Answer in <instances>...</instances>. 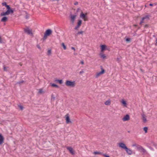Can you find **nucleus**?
<instances>
[{
  "label": "nucleus",
  "instance_id": "nucleus-1",
  "mask_svg": "<svg viewBox=\"0 0 157 157\" xmlns=\"http://www.w3.org/2000/svg\"><path fill=\"white\" fill-rule=\"evenodd\" d=\"M150 20V16L149 15H146L144 17H143L140 23V25L141 26L143 25L144 29H147L150 28L151 25L149 24H146V21H148Z\"/></svg>",
  "mask_w": 157,
  "mask_h": 157
},
{
  "label": "nucleus",
  "instance_id": "nucleus-2",
  "mask_svg": "<svg viewBox=\"0 0 157 157\" xmlns=\"http://www.w3.org/2000/svg\"><path fill=\"white\" fill-rule=\"evenodd\" d=\"M118 146L121 148L124 149L128 155H131L132 154V150L128 148L124 143L120 142L118 143Z\"/></svg>",
  "mask_w": 157,
  "mask_h": 157
},
{
  "label": "nucleus",
  "instance_id": "nucleus-3",
  "mask_svg": "<svg viewBox=\"0 0 157 157\" xmlns=\"http://www.w3.org/2000/svg\"><path fill=\"white\" fill-rule=\"evenodd\" d=\"M6 7L7 10L5 12H3L1 13L0 14V16H6L11 13H13L14 12L13 10L11 8L10 5H8Z\"/></svg>",
  "mask_w": 157,
  "mask_h": 157
},
{
  "label": "nucleus",
  "instance_id": "nucleus-4",
  "mask_svg": "<svg viewBox=\"0 0 157 157\" xmlns=\"http://www.w3.org/2000/svg\"><path fill=\"white\" fill-rule=\"evenodd\" d=\"M66 86L71 87H74L75 86V81H72L71 80H67L65 82Z\"/></svg>",
  "mask_w": 157,
  "mask_h": 157
},
{
  "label": "nucleus",
  "instance_id": "nucleus-5",
  "mask_svg": "<svg viewBox=\"0 0 157 157\" xmlns=\"http://www.w3.org/2000/svg\"><path fill=\"white\" fill-rule=\"evenodd\" d=\"M100 68L101 69V71L97 73L96 75V78L98 77L100 75H102L104 74L105 72V70L103 69L102 66H100Z\"/></svg>",
  "mask_w": 157,
  "mask_h": 157
},
{
  "label": "nucleus",
  "instance_id": "nucleus-6",
  "mask_svg": "<svg viewBox=\"0 0 157 157\" xmlns=\"http://www.w3.org/2000/svg\"><path fill=\"white\" fill-rule=\"evenodd\" d=\"M100 68L101 69V71L97 73L96 75V78L98 77L100 75H102L104 74L105 72V70L103 69L102 66H100Z\"/></svg>",
  "mask_w": 157,
  "mask_h": 157
},
{
  "label": "nucleus",
  "instance_id": "nucleus-7",
  "mask_svg": "<svg viewBox=\"0 0 157 157\" xmlns=\"http://www.w3.org/2000/svg\"><path fill=\"white\" fill-rule=\"evenodd\" d=\"M24 32L28 34L33 35V33L32 32V29H29V28L27 27L26 28L24 29Z\"/></svg>",
  "mask_w": 157,
  "mask_h": 157
},
{
  "label": "nucleus",
  "instance_id": "nucleus-8",
  "mask_svg": "<svg viewBox=\"0 0 157 157\" xmlns=\"http://www.w3.org/2000/svg\"><path fill=\"white\" fill-rule=\"evenodd\" d=\"M137 149L141 152L145 153L146 152V151L142 146L140 145H138L137 146Z\"/></svg>",
  "mask_w": 157,
  "mask_h": 157
},
{
  "label": "nucleus",
  "instance_id": "nucleus-9",
  "mask_svg": "<svg viewBox=\"0 0 157 157\" xmlns=\"http://www.w3.org/2000/svg\"><path fill=\"white\" fill-rule=\"evenodd\" d=\"M76 17V15H72L71 14L70 15L71 21L73 24L74 23Z\"/></svg>",
  "mask_w": 157,
  "mask_h": 157
},
{
  "label": "nucleus",
  "instance_id": "nucleus-10",
  "mask_svg": "<svg viewBox=\"0 0 157 157\" xmlns=\"http://www.w3.org/2000/svg\"><path fill=\"white\" fill-rule=\"evenodd\" d=\"M65 117L66 120V123L67 124H69L70 123H71V122L70 121V119L68 113L65 116Z\"/></svg>",
  "mask_w": 157,
  "mask_h": 157
},
{
  "label": "nucleus",
  "instance_id": "nucleus-11",
  "mask_svg": "<svg viewBox=\"0 0 157 157\" xmlns=\"http://www.w3.org/2000/svg\"><path fill=\"white\" fill-rule=\"evenodd\" d=\"M52 30L49 29L46 30L44 34L47 36H50L52 33Z\"/></svg>",
  "mask_w": 157,
  "mask_h": 157
},
{
  "label": "nucleus",
  "instance_id": "nucleus-12",
  "mask_svg": "<svg viewBox=\"0 0 157 157\" xmlns=\"http://www.w3.org/2000/svg\"><path fill=\"white\" fill-rule=\"evenodd\" d=\"M67 149L69 151L71 154L72 155L75 154V152L72 147H67Z\"/></svg>",
  "mask_w": 157,
  "mask_h": 157
},
{
  "label": "nucleus",
  "instance_id": "nucleus-13",
  "mask_svg": "<svg viewBox=\"0 0 157 157\" xmlns=\"http://www.w3.org/2000/svg\"><path fill=\"white\" fill-rule=\"evenodd\" d=\"M86 14H84L82 12L80 15V17L82 19H84V21H86L85 19L87 18Z\"/></svg>",
  "mask_w": 157,
  "mask_h": 157
},
{
  "label": "nucleus",
  "instance_id": "nucleus-14",
  "mask_svg": "<svg viewBox=\"0 0 157 157\" xmlns=\"http://www.w3.org/2000/svg\"><path fill=\"white\" fill-rule=\"evenodd\" d=\"M130 119V117L128 114H126L124 116L122 119L124 121H126L129 120Z\"/></svg>",
  "mask_w": 157,
  "mask_h": 157
},
{
  "label": "nucleus",
  "instance_id": "nucleus-15",
  "mask_svg": "<svg viewBox=\"0 0 157 157\" xmlns=\"http://www.w3.org/2000/svg\"><path fill=\"white\" fill-rule=\"evenodd\" d=\"M4 138L1 134H0V145L4 143Z\"/></svg>",
  "mask_w": 157,
  "mask_h": 157
},
{
  "label": "nucleus",
  "instance_id": "nucleus-16",
  "mask_svg": "<svg viewBox=\"0 0 157 157\" xmlns=\"http://www.w3.org/2000/svg\"><path fill=\"white\" fill-rule=\"evenodd\" d=\"M3 17H2L1 20V21L2 22H6L7 21L8 18L7 17L5 16H3Z\"/></svg>",
  "mask_w": 157,
  "mask_h": 157
},
{
  "label": "nucleus",
  "instance_id": "nucleus-17",
  "mask_svg": "<svg viewBox=\"0 0 157 157\" xmlns=\"http://www.w3.org/2000/svg\"><path fill=\"white\" fill-rule=\"evenodd\" d=\"M106 48V46L105 45H101V52L105 50Z\"/></svg>",
  "mask_w": 157,
  "mask_h": 157
},
{
  "label": "nucleus",
  "instance_id": "nucleus-18",
  "mask_svg": "<svg viewBox=\"0 0 157 157\" xmlns=\"http://www.w3.org/2000/svg\"><path fill=\"white\" fill-rule=\"evenodd\" d=\"M141 115L142 117V119L143 120V122L145 123H146L147 121V120L146 118V116L144 114H143Z\"/></svg>",
  "mask_w": 157,
  "mask_h": 157
},
{
  "label": "nucleus",
  "instance_id": "nucleus-19",
  "mask_svg": "<svg viewBox=\"0 0 157 157\" xmlns=\"http://www.w3.org/2000/svg\"><path fill=\"white\" fill-rule=\"evenodd\" d=\"M105 104L106 105H109L111 104V101L110 100H108L105 101Z\"/></svg>",
  "mask_w": 157,
  "mask_h": 157
},
{
  "label": "nucleus",
  "instance_id": "nucleus-20",
  "mask_svg": "<svg viewBox=\"0 0 157 157\" xmlns=\"http://www.w3.org/2000/svg\"><path fill=\"white\" fill-rule=\"evenodd\" d=\"M51 85V86H52V87H56V88H59V86L55 84V83H50Z\"/></svg>",
  "mask_w": 157,
  "mask_h": 157
},
{
  "label": "nucleus",
  "instance_id": "nucleus-21",
  "mask_svg": "<svg viewBox=\"0 0 157 157\" xmlns=\"http://www.w3.org/2000/svg\"><path fill=\"white\" fill-rule=\"evenodd\" d=\"M82 21L81 20H78L77 22V25L80 26L82 24Z\"/></svg>",
  "mask_w": 157,
  "mask_h": 157
},
{
  "label": "nucleus",
  "instance_id": "nucleus-22",
  "mask_svg": "<svg viewBox=\"0 0 157 157\" xmlns=\"http://www.w3.org/2000/svg\"><path fill=\"white\" fill-rule=\"evenodd\" d=\"M94 154L95 155L98 154V155H102L103 154V153H102V152H99V151H95L94 152Z\"/></svg>",
  "mask_w": 157,
  "mask_h": 157
},
{
  "label": "nucleus",
  "instance_id": "nucleus-23",
  "mask_svg": "<svg viewBox=\"0 0 157 157\" xmlns=\"http://www.w3.org/2000/svg\"><path fill=\"white\" fill-rule=\"evenodd\" d=\"M55 81L58 82L60 84H62L63 82L62 80H61V79L60 80V79H57Z\"/></svg>",
  "mask_w": 157,
  "mask_h": 157
},
{
  "label": "nucleus",
  "instance_id": "nucleus-24",
  "mask_svg": "<svg viewBox=\"0 0 157 157\" xmlns=\"http://www.w3.org/2000/svg\"><path fill=\"white\" fill-rule=\"evenodd\" d=\"M51 54H52L51 50V49H48V52H47V55L48 56H50V55H51Z\"/></svg>",
  "mask_w": 157,
  "mask_h": 157
},
{
  "label": "nucleus",
  "instance_id": "nucleus-25",
  "mask_svg": "<svg viewBox=\"0 0 157 157\" xmlns=\"http://www.w3.org/2000/svg\"><path fill=\"white\" fill-rule=\"evenodd\" d=\"M44 92L43 91V90L42 89H40L39 90V91H38V93L39 94H43V93H44Z\"/></svg>",
  "mask_w": 157,
  "mask_h": 157
},
{
  "label": "nucleus",
  "instance_id": "nucleus-26",
  "mask_svg": "<svg viewBox=\"0 0 157 157\" xmlns=\"http://www.w3.org/2000/svg\"><path fill=\"white\" fill-rule=\"evenodd\" d=\"M48 36L44 34V37L41 39V40H43V41L47 39Z\"/></svg>",
  "mask_w": 157,
  "mask_h": 157
},
{
  "label": "nucleus",
  "instance_id": "nucleus-27",
  "mask_svg": "<svg viewBox=\"0 0 157 157\" xmlns=\"http://www.w3.org/2000/svg\"><path fill=\"white\" fill-rule=\"evenodd\" d=\"M148 129V127H144L143 128V130L145 133H147V132Z\"/></svg>",
  "mask_w": 157,
  "mask_h": 157
},
{
  "label": "nucleus",
  "instance_id": "nucleus-28",
  "mask_svg": "<svg viewBox=\"0 0 157 157\" xmlns=\"http://www.w3.org/2000/svg\"><path fill=\"white\" fill-rule=\"evenodd\" d=\"M61 45L62 47H63V48L64 50H66V46L63 43H62Z\"/></svg>",
  "mask_w": 157,
  "mask_h": 157
},
{
  "label": "nucleus",
  "instance_id": "nucleus-29",
  "mask_svg": "<svg viewBox=\"0 0 157 157\" xmlns=\"http://www.w3.org/2000/svg\"><path fill=\"white\" fill-rule=\"evenodd\" d=\"M8 68V67H6L5 65L3 66V70L4 71H8L7 68Z\"/></svg>",
  "mask_w": 157,
  "mask_h": 157
},
{
  "label": "nucleus",
  "instance_id": "nucleus-30",
  "mask_svg": "<svg viewBox=\"0 0 157 157\" xmlns=\"http://www.w3.org/2000/svg\"><path fill=\"white\" fill-rule=\"evenodd\" d=\"M126 41L127 42H130L131 41V39L129 38H127L125 39Z\"/></svg>",
  "mask_w": 157,
  "mask_h": 157
},
{
  "label": "nucleus",
  "instance_id": "nucleus-31",
  "mask_svg": "<svg viewBox=\"0 0 157 157\" xmlns=\"http://www.w3.org/2000/svg\"><path fill=\"white\" fill-rule=\"evenodd\" d=\"M122 103L124 105H127L126 102L125 101H124V100H122Z\"/></svg>",
  "mask_w": 157,
  "mask_h": 157
},
{
  "label": "nucleus",
  "instance_id": "nucleus-32",
  "mask_svg": "<svg viewBox=\"0 0 157 157\" xmlns=\"http://www.w3.org/2000/svg\"><path fill=\"white\" fill-rule=\"evenodd\" d=\"M2 5L3 6H5L6 7H7V6L8 5L7 4L6 2H2Z\"/></svg>",
  "mask_w": 157,
  "mask_h": 157
},
{
  "label": "nucleus",
  "instance_id": "nucleus-33",
  "mask_svg": "<svg viewBox=\"0 0 157 157\" xmlns=\"http://www.w3.org/2000/svg\"><path fill=\"white\" fill-rule=\"evenodd\" d=\"M83 31H79V32H78L77 33V35H79L80 34H83Z\"/></svg>",
  "mask_w": 157,
  "mask_h": 157
},
{
  "label": "nucleus",
  "instance_id": "nucleus-34",
  "mask_svg": "<svg viewBox=\"0 0 157 157\" xmlns=\"http://www.w3.org/2000/svg\"><path fill=\"white\" fill-rule=\"evenodd\" d=\"M19 108L21 109V110H22L23 109V107L21 105H19L18 106Z\"/></svg>",
  "mask_w": 157,
  "mask_h": 157
},
{
  "label": "nucleus",
  "instance_id": "nucleus-35",
  "mask_svg": "<svg viewBox=\"0 0 157 157\" xmlns=\"http://www.w3.org/2000/svg\"><path fill=\"white\" fill-rule=\"evenodd\" d=\"M51 99L52 100L53 99V100H54L55 99V97L54 96V95H53V94H52V96H51Z\"/></svg>",
  "mask_w": 157,
  "mask_h": 157
},
{
  "label": "nucleus",
  "instance_id": "nucleus-36",
  "mask_svg": "<svg viewBox=\"0 0 157 157\" xmlns=\"http://www.w3.org/2000/svg\"><path fill=\"white\" fill-rule=\"evenodd\" d=\"M26 13V14L25 16V18L26 19H28L29 18V14L27 13Z\"/></svg>",
  "mask_w": 157,
  "mask_h": 157
},
{
  "label": "nucleus",
  "instance_id": "nucleus-37",
  "mask_svg": "<svg viewBox=\"0 0 157 157\" xmlns=\"http://www.w3.org/2000/svg\"><path fill=\"white\" fill-rule=\"evenodd\" d=\"M101 57L104 59L105 58L106 56L104 54H102L101 55Z\"/></svg>",
  "mask_w": 157,
  "mask_h": 157
},
{
  "label": "nucleus",
  "instance_id": "nucleus-38",
  "mask_svg": "<svg viewBox=\"0 0 157 157\" xmlns=\"http://www.w3.org/2000/svg\"><path fill=\"white\" fill-rule=\"evenodd\" d=\"M102 155L104 156L105 157H110V156L109 155L105 154H104L103 153Z\"/></svg>",
  "mask_w": 157,
  "mask_h": 157
},
{
  "label": "nucleus",
  "instance_id": "nucleus-39",
  "mask_svg": "<svg viewBox=\"0 0 157 157\" xmlns=\"http://www.w3.org/2000/svg\"><path fill=\"white\" fill-rule=\"evenodd\" d=\"M80 27V26H78V25H77V26H75V30H77V29L79 27Z\"/></svg>",
  "mask_w": 157,
  "mask_h": 157
},
{
  "label": "nucleus",
  "instance_id": "nucleus-40",
  "mask_svg": "<svg viewBox=\"0 0 157 157\" xmlns=\"http://www.w3.org/2000/svg\"><path fill=\"white\" fill-rule=\"evenodd\" d=\"M138 145H139V144H133L132 145V147H135V146H136V147L137 148V146Z\"/></svg>",
  "mask_w": 157,
  "mask_h": 157
},
{
  "label": "nucleus",
  "instance_id": "nucleus-41",
  "mask_svg": "<svg viewBox=\"0 0 157 157\" xmlns=\"http://www.w3.org/2000/svg\"><path fill=\"white\" fill-rule=\"evenodd\" d=\"M36 47L39 49H40V50L41 49V47H40V46L39 45H38V44L37 45Z\"/></svg>",
  "mask_w": 157,
  "mask_h": 157
},
{
  "label": "nucleus",
  "instance_id": "nucleus-42",
  "mask_svg": "<svg viewBox=\"0 0 157 157\" xmlns=\"http://www.w3.org/2000/svg\"><path fill=\"white\" fill-rule=\"evenodd\" d=\"M84 73V72L83 71V70H82V71H80L79 74L80 75H82V74Z\"/></svg>",
  "mask_w": 157,
  "mask_h": 157
},
{
  "label": "nucleus",
  "instance_id": "nucleus-43",
  "mask_svg": "<svg viewBox=\"0 0 157 157\" xmlns=\"http://www.w3.org/2000/svg\"><path fill=\"white\" fill-rule=\"evenodd\" d=\"M78 4V2L77 1H76L74 3V5H77Z\"/></svg>",
  "mask_w": 157,
  "mask_h": 157
},
{
  "label": "nucleus",
  "instance_id": "nucleus-44",
  "mask_svg": "<svg viewBox=\"0 0 157 157\" xmlns=\"http://www.w3.org/2000/svg\"><path fill=\"white\" fill-rule=\"evenodd\" d=\"M24 82V81L22 80V81H19V82H17V83H19V84H21V83H22L23 82Z\"/></svg>",
  "mask_w": 157,
  "mask_h": 157
},
{
  "label": "nucleus",
  "instance_id": "nucleus-45",
  "mask_svg": "<svg viewBox=\"0 0 157 157\" xmlns=\"http://www.w3.org/2000/svg\"><path fill=\"white\" fill-rule=\"evenodd\" d=\"M155 42L156 43L155 44V45L156 46H157V37L156 39V40H155Z\"/></svg>",
  "mask_w": 157,
  "mask_h": 157
},
{
  "label": "nucleus",
  "instance_id": "nucleus-46",
  "mask_svg": "<svg viewBox=\"0 0 157 157\" xmlns=\"http://www.w3.org/2000/svg\"><path fill=\"white\" fill-rule=\"evenodd\" d=\"M71 49H72L74 51H75V48L74 47H71Z\"/></svg>",
  "mask_w": 157,
  "mask_h": 157
},
{
  "label": "nucleus",
  "instance_id": "nucleus-47",
  "mask_svg": "<svg viewBox=\"0 0 157 157\" xmlns=\"http://www.w3.org/2000/svg\"><path fill=\"white\" fill-rule=\"evenodd\" d=\"M81 63L82 64H83L84 63V62H83V61H82L81 62Z\"/></svg>",
  "mask_w": 157,
  "mask_h": 157
},
{
  "label": "nucleus",
  "instance_id": "nucleus-48",
  "mask_svg": "<svg viewBox=\"0 0 157 157\" xmlns=\"http://www.w3.org/2000/svg\"><path fill=\"white\" fill-rule=\"evenodd\" d=\"M154 4H152V3H150L149 4V6H153Z\"/></svg>",
  "mask_w": 157,
  "mask_h": 157
},
{
  "label": "nucleus",
  "instance_id": "nucleus-49",
  "mask_svg": "<svg viewBox=\"0 0 157 157\" xmlns=\"http://www.w3.org/2000/svg\"><path fill=\"white\" fill-rule=\"evenodd\" d=\"M140 70L142 72H144V71L142 69H140Z\"/></svg>",
  "mask_w": 157,
  "mask_h": 157
},
{
  "label": "nucleus",
  "instance_id": "nucleus-50",
  "mask_svg": "<svg viewBox=\"0 0 157 157\" xmlns=\"http://www.w3.org/2000/svg\"><path fill=\"white\" fill-rule=\"evenodd\" d=\"M119 60H120V58H117V61H119Z\"/></svg>",
  "mask_w": 157,
  "mask_h": 157
},
{
  "label": "nucleus",
  "instance_id": "nucleus-51",
  "mask_svg": "<svg viewBox=\"0 0 157 157\" xmlns=\"http://www.w3.org/2000/svg\"><path fill=\"white\" fill-rule=\"evenodd\" d=\"M134 26H135V27H136V26H137L138 25H136V24H134Z\"/></svg>",
  "mask_w": 157,
  "mask_h": 157
},
{
  "label": "nucleus",
  "instance_id": "nucleus-52",
  "mask_svg": "<svg viewBox=\"0 0 157 157\" xmlns=\"http://www.w3.org/2000/svg\"><path fill=\"white\" fill-rule=\"evenodd\" d=\"M80 10V9L79 8H78L77 10V12H78L79 11V10Z\"/></svg>",
  "mask_w": 157,
  "mask_h": 157
},
{
  "label": "nucleus",
  "instance_id": "nucleus-53",
  "mask_svg": "<svg viewBox=\"0 0 157 157\" xmlns=\"http://www.w3.org/2000/svg\"><path fill=\"white\" fill-rule=\"evenodd\" d=\"M153 4L154 5H157V4L156 3H154Z\"/></svg>",
  "mask_w": 157,
  "mask_h": 157
},
{
  "label": "nucleus",
  "instance_id": "nucleus-54",
  "mask_svg": "<svg viewBox=\"0 0 157 157\" xmlns=\"http://www.w3.org/2000/svg\"><path fill=\"white\" fill-rule=\"evenodd\" d=\"M140 27H139L138 29H140Z\"/></svg>",
  "mask_w": 157,
  "mask_h": 157
}]
</instances>
